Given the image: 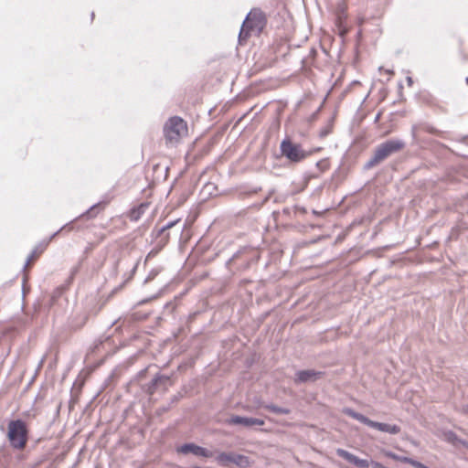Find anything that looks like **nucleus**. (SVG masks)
I'll use <instances>...</instances> for the list:
<instances>
[{"label":"nucleus","mask_w":468,"mask_h":468,"mask_svg":"<svg viewBox=\"0 0 468 468\" xmlns=\"http://www.w3.org/2000/svg\"><path fill=\"white\" fill-rule=\"evenodd\" d=\"M386 455L388 457L391 458L392 460L399 461V462H401L403 463H407L408 460H409L408 456L398 455V454H396V453H394L392 452H387Z\"/></svg>","instance_id":"nucleus-23"},{"label":"nucleus","mask_w":468,"mask_h":468,"mask_svg":"<svg viewBox=\"0 0 468 468\" xmlns=\"http://www.w3.org/2000/svg\"><path fill=\"white\" fill-rule=\"evenodd\" d=\"M423 133H428L431 134H434L440 137H443L444 132L436 129L431 124L428 122H420L417 124H413L411 127V136L415 142L422 141L421 134Z\"/></svg>","instance_id":"nucleus-11"},{"label":"nucleus","mask_w":468,"mask_h":468,"mask_svg":"<svg viewBox=\"0 0 468 468\" xmlns=\"http://www.w3.org/2000/svg\"><path fill=\"white\" fill-rule=\"evenodd\" d=\"M379 117H380V113H378V114H377V116H376V118H375V122H378V119H379Z\"/></svg>","instance_id":"nucleus-39"},{"label":"nucleus","mask_w":468,"mask_h":468,"mask_svg":"<svg viewBox=\"0 0 468 468\" xmlns=\"http://www.w3.org/2000/svg\"><path fill=\"white\" fill-rule=\"evenodd\" d=\"M343 413L370 428L376 429L383 432L396 435L399 434L401 431L400 427L397 424H388L372 420L367 416L363 415L362 413L356 412L351 408H344Z\"/></svg>","instance_id":"nucleus-7"},{"label":"nucleus","mask_w":468,"mask_h":468,"mask_svg":"<svg viewBox=\"0 0 468 468\" xmlns=\"http://www.w3.org/2000/svg\"><path fill=\"white\" fill-rule=\"evenodd\" d=\"M267 22V16L261 8H252L241 25L238 37L239 44H245L251 34L259 37L266 27Z\"/></svg>","instance_id":"nucleus-2"},{"label":"nucleus","mask_w":468,"mask_h":468,"mask_svg":"<svg viewBox=\"0 0 468 468\" xmlns=\"http://www.w3.org/2000/svg\"><path fill=\"white\" fill-rule=\"evenodd\" d=\"M465 82L468 85V77L465 78Z\"/></svg>","instance_id":"nucleus-42"},{"label":"nucleus","mask_w":468,"mask_h":468,"mask_svg":"<svg viewBox=\"0 0 468 468\" xmlns=\"http://www.w3.org/2000/svg\"><path fill=\"white\" fill-rule=\"evenodd\" d=\"M460 444L464 446V447H466V448H468V441H466L464 440L460 441Z\"/></svg>","instance_id":"nucleus-36"},{"label":"nucleus","mask_w":468,"mask_h":468,"mask_svg":"<svg viewBox=\"0 0 468 468\" xmlns=\"http://www.w3.org/2000/svg\"><path fill=\"white\" fill-rule=\"evenodd\" d=\"M269 198H270V195H269V196H267V197L264 198L263 203L267 202V201L269 200Z\"/></svg>","instance_id":"nucleus-40"},{"label":"nucleus","mask_w":468,"mask_h":468,"mask_svg":"<svg viewBox=\"0 0 468 468\" xmlns=\"http://www.w3.org/2000/svg\"><path fill=\"white\" fill-rule=\"evenodd\" d=\"M233 456H234L233 452H222L217 455L216 461L218 465H220L222 467H227V466H229V463H231L234 461Z\"/></svg>","instance_id":"nucleus-18"},{"label":"nucleus","mask_w":468,"mask_h":468,"mask_svg":"<svg viewBox=\"0 0 468 468\" xmlns=\"http://www.w3.org/2000/svg\"><path fill=\"white\" fill-rule=\"evenodd\" d=\"M62 293L63 289L61 287H58L52 292L49 299L50 306L57 303V301L62 296Z\"/></svg>","instance_id":"nucleus-21"},{"label":"nucleus","mask_w":468,"mask_h":468,"mask_svg":"<svg viewBox=\"0 0 468 468\" xmlns=\"http://www.w3.org/2000/svg\"><path fill=\"white\" fill-rule=\"evenodd\" d=\"M227 423L229 425H242L246 428H250L255 425L262 426L265 422L263 420L258 418L232 415L227 420Z\"/></svg>","instance_id":"nucleus-14"},{"label":"nucleus","mask_w":468,"mask_h":468,"mask_svg":"<svg viewBox=\"0 0 468 468\" xmlns=\"http://www.w3.org/2000/svg\"><path fill=\"white\" fill-rule=\"evenodd\" d=\"M404 147L405 142L398 138H391L378 144L372 156L364 164L363 169L366 171L372 169Z\"/></svg>","instance_id":"nucleus-3"},{"label":"nucleus","mask_w":468,"mask_h":468,"mask_svg":"<svg viewBox=\"0 0 468 468\" xmlns=\"http://www.w3.org/2000/svg\"><path fill=\"white\" fill-rule=\"evenodd\" d=\"M185 130L186 122L179 116L169 118L164 127L165 136L170 142L177 141Z\"/></svg>","instance_id":"nucleus-8"},{"label":"nucleus","mask_w":468,"mask_h":468,"mask_svg":"<svg viewBox=\"0 0 468 468\" xmlns=\"http://www.w3.org/2000/svg\"><path fill=\"white\" fill-rule=\"evenodd\" d=\"M157 274V271H152L149 275L147 276V278L145 279V282L151 281L152 279H154V277Z\"/></svg>","instance_id":"nucleus-32"},{"label":"nucleus","mask_w":468,"mask_h":468,"mask_svg":"<svg viewBox=\"0 0 468 468\" xmlns=\"http://www.w3.org/2000/svg\"><path fill=\"white\" fill-rule=\"evenodd\" d=\"M445 436L446 440L452 444H460V441H462V439H460L458 435L452 431H449L448 432H446Z\"/></svg>","instance_id":"nucleus-22"},{"label":"nucleus","mask_w":468,"mask_h":468,"mask_svg":"<svg viewBox=\"0 0 468 468\" xmlns=\"http://www.w3.org/2000/svg\"><path fill=\"white\" fill-rule=\"evenodd\" d=\"M312 213L315 216H321L323 214V212L321 211H316V210H313Z\"/></svg>","instance_id":"nucleus-37"},{"label":"nucleus","mask_w":468,"mask_h":468,"mask_svg":"<svg viewBox=\"0 0 468 468\" xmlns=\"http://www.w3.org/2000/svg\"><path fill=\"white\" fill-rule=\"evenodd\" d=\"M102 305L103 304H101L95 311L90 310L87 314L80 315L79 317H75L74 319H72L69 324V328L72 330L80 329L86 324L89 314H97L102 308Z\"/></svg>","instance_id":"nucleus-16"},{"label":"nucleus","mask_w":468,"mask_h":468,"mask_svg":"<svg viewBox=\"0 0 468 468\" xmlns=\"http://www.w3.org/2000/svg\"><path fill=\"white\" fill-rule=\"evenodd\" d=\"M307 213V209L301 206H294V218H300Z\"/></svg>","instance_id":"nucleus-26"},{"label":"nucleus","mask_w":468,"mask_h":468,"mask_svg":"<svg viewBox=\"0 0 468 468\" xmlns=\"http://www.w3.org/2000/svg\"><path fill=\"white\" fill-rule=\"evenodd\" d=\"M281 154L292 164H299L311 155L312 151L305 150L302 144L286 136L280 144Z\"/></svg>","instance_id":"nucleus-6"},{"label":"nucleus","mask_w":468,"mask_h":468,"mask_svg":"<svg viewBox=\"0 0 468 468\" xmlns=\"http://www.w3.org/2000/svg\"><path fill=\"white\" fill-rule=\"evenodd\" d=\"M169 381V376L156 374L151 381L142 386V389L148 395H154L159 388L160 381Z\"/></svg>","instance_id":"nucleus-15"},{"label":"nucleus","mask_w":468,"mask_h":468,"mask_svg":"<svg viewBox=\"0 0 468 468\" xmlns=\"http://www.w3.org/2000/svg\"><path fill=\"white\" fill-rule=\"evenodd\" d=\"M198 314H199V312H195V313L190 314L187 317L188 322L194 321L195 318L197 317V315H198Z\"/></svg>","instance_id":"nucleus-33"},{"label":"nucleus","mask_w":468,"mask_h":468,"mask_svg":"<svg viewBox=\"0 0 468 468\" xmlns=\"http://www.w3.org/2000/svg\"><path fill=\"white\" fill-rule=\"evenodd\" d=\"M94 17V12L91 13V19Z\"/></svg>","instance_id":"nucleus-43"},{"label":"nucleus","mask_w":468,"mask_h":468,"mask_svg":"<svg viewBox=\"0 0 468 468\" xmlns=\"http://www.w3.org/2000/svg\"><path fill=\"white\" fill-rule=\"evenodd\" d=\"M148 203H141L139 206L133 207L130 210L129 218L132 221H138L141 217L144 214L146 209L148 208Z\"/></svg>","instance_id":"nucleus-17"},{"label":"nucleus","mask_w":468,"mask_h":468,"mask_svg":"<svg viewBox=\"0 0 468 468\" xmlns=\"http://www.w3.org/2000/svg\"><path fill=\"white\" fill-rule=\"evenodd\" d=\"M234 461L231 463H234L239 467H246L249 465V459L247 456L242 454L234 453Z\"/></svg>","instance_id":"nucleus-20"},{"label":"nucleus","mask_w":468,"mask_h":468,"mask_svg":"<svg viewBox=\"0 0 468 468\" xmlns=\"http://www.w3.org/2000/svg\"><path fill=\"white\" fill-rule=\"evenodd\" d=\"M6 436L10 446L13 449L24 450L29 437V431L26 421L22 419L10 420L7 426Z\"/></svg>","instance_id":"nucleus-4"},{"label":"nucleus","mask_w":468,"mask_h":468,"mask_svg":"<svg viewBox=\"0 0 468 468\" xmlns=\"http://www.w3.org/2000/svg\"><path fill=\"white\" fill-rule=\"evenodd\" d=\"M152 242L154 244L153 250L149 255L156 254L161 251L169 242L170 233L168 231L159 234V229L154 228L151 232Z\"/></svg>","instance_id":"nucleus-13"},{"label":"nucleus","mask_w":468,"mask_h":468,"mask_svg":"<svg viewBox=\"0 0 468 468\" xmlns=\"http://www.w3.org/2000/svg\"><path fill=\"white\" fill-rule=\"evenodd\" d=\"M179 222H180V219L171 220V221L167 222L165 225H164L163 227H161L159 229V234L162 232L168 231L169 229L174 228L176 225H177Z\"/></svg>","instance_id":"nucleus-25"},{"label":"nucleus","mask_w":468,"mask_h":468,"mask_svg":"<svg viewBox=\"0 0 468 468\" xmlns=\"http://www.w3.org/2000/svg\"><path fill=\"white\" fill-rule=\"evenodd\" d=\"M172 383H171V379L169 378V381H160V384H159V388H164V389H166L168 386H170Z\"/></svg>","instance_id":"nucleus-30"},{"label":"nucleus","mask_w":468,"mask_h":468,"mask_svg":"<svg viewBox=\"0 0 468 468\" xmlns=\"http://www.w3.org/2000/svg\"><path fill=\"white\" fill-rule=\"evenodd\" d=\"M406 80L409 86H411L413 84V80L411 77H407Z\"/></svg>","instance_id":"nucleus-35"},{"label":"nucleus","mask_w":468,"mask_h":468,"mask_svg":"<svg viewBox=\"0 0 468 468\" xmlns=\"http://www.w3.org/2000/svg\"><path fill=\"white\" fill-rule=\"evenodd\" d=\"M324 375V372L314 369L298 370L294 375L293 381L295 384L314 383Z\"/></svg>","instance_id":"nucleus-12"},{"label":"nucleus","mask_w":468,"mask_h":468,"mask_svg":"<svg viewBox=\"0 0 468 468\" xmlns=\"http://www.w3.org/2000/svg\"><path fill=\"white\" fill-rule=\"evenodd\" d=\"M25 282H26V280L24 279V281H23V290H22L23 296H25V293H26Z\"/></svg>","instance_id":"nucleus-38"},{"label":"nucleus","mask_w":468,"mask_h":468,"mask_svg":"<svg viewBox=\"0 0 468 468\" xmlns=\"http://www.w3.org/2000/svg\"><path fill=\"white\" fill-rule=\"evenodd\" d=\"M336 455L340 458H343L349 463L356 466L357 468H374L375 463H379L377 461H368L367 459H361L357 457L356 455L349 452L348 451L345 449L338 448L336 450Z\"/></svg>","instance_id":"nucleus-9"},{"label":"nucleus","mask_w":468,"mask_h":468,"mask_svg":"<svg viewBox=\"0 0 468 468\" xmlns=\"http://www.w3.org/2000/svg\"><path fill=\"white\" fill-rule=\"evenodd\" d=\"M260 250L251 246H244L238 250L225 263L232 275L248 271L260 260Z\"/></svg>","instance_id":"nucleus-1"},{"label":"nucleus","mask_w":468,"mask_h":468,"mask_svg":"<svg viewBox=\"0 0 468 468\" xmlns=\"http://www.w3.org/2000/svg\"><path fill=\"white\" fill-rule=\"evenodd\" d=\"M282 214L289 218L294 217V206L292 207H284L282 209Z\"/></svg>","instance_id":"nucleus-27"},{"label":"nucleus","mask_w":468,"mask_h":468,"mask_svg":"<svg viewBox=\"0 0 468 468\" xmlns=\"http://www.w3.org/2000/svg\"><path fill=\"white\" fill-rule=\"evenodd\" d=\"M387 72L389 73V74H393L392 70H387Z\"/></svg>","instance_id":"nucleus-41"},{"label":"nucleus","mask_w":468,"mask_h":468,"mask_svg":"<svg viewBox=\"0 0 468 468\" xmlns=\"http://www.w3.org/2000/svg\"><path fill=\"white\" fill-rule=\"evenodd\" d=\"M102 205V202H98L96 204H93L91 207H90L85 212H83L81 215H80L79 217H77L74 220L65 224L63 227H61L58 231H56L55 233H53L51 235V237L49 238L48 241H47L46 243H40L38 246H37L33 250L32 252L28 255L27 259V261H26V264L24 266V269L27 268V266L28 265V263L35 260L39 254H41L47 245L48 244V242L54 238L56 237L59 232H61L62 230L64 229H69V230H71L73 229V223L74 221L78 220L79 218H86L87 219H90V218H93L97 216L98 214V211H97V208L100 207Z\"/></svg>","instance_id":"nucleus-5"},{"label":"nucleus","mask_w":468,"mask_h":468,"mask_svg":"<svg viewBox=\"0 0 468 468\" xmlns=\"http://www.w3.org/2000/svg\"><path fill=\"white\" fill-rule=\"evenodd\" d=\"M315 165L321 171H323V170H324L326 168V164H325V161H324V160H320V161L316 162Z\"/></svg>","instance_id":"nucleus-29"},{"label":"nucleus","mask_w":468,"mask_h":468,"mask_svg":"<svg viewBox=\"0 0 468 468\" xmlns=\"http://www.w3.org/2000/svg\"><path fill=\"white\" fill-rule=\"evenodd\" d=\"M181 398V395L180 394H177V395H175L171 398V401H170V405L172 406V404L174 403H176Z\"/></svg>","instance_id":"nucleus-31"},{"label":"nucleus","mask_w":468,"mask_h":468,"mask_svg":"<svg viewBox=\"0 0 468 468\" xmlns=\"http://www.w3.org/2000/svg\"><path fill=\"white\" fill-rule=\"evenodd\" d=\"M170 409H171V405L168 404L167 406H163L158 410L160 411V413H163V412L168 411Z\"/></svg>","instance_id":"nucleus-34"},{"label":"nucleus","mask_w":468,"mask_h":468,"mask_svg":"<svg viewBox=\"0 0 468 468\" xmlns=\"http://www.w3.org/2000/svg\"><path fill=\"white\" fill-rule=\"evenodd\" d=\"M136 270V266L133 267V269L132 270V272H131V275H133L134 273ZM132 276H130L125 282H123L122 284H120L119 286L115 287L112 292V294H114L116 293L118 291H120L122 286L124 285V283L131 278Z\"/></svg>","instance_id":"nucleus-28"},{"label":"nucleus","mask_w":468,"mask_h":468,"mask_svg":"<svg viewBox=\"0 0 468 468\" xmlns=\"http://www.w3.org/2000/svg\"><path fill=\"white\" fill-rule=\"evenodd\" d=\"M263 408L272 413L278 414V415H287L291 412V410L288 408L280 407L277 405H274L272 403L265 404L263 405Z\"/></svg>","instance_id":"nucleus-19"},{"label":"nucleus","mask_w":468,"mask_h":468,"mask_svg":"<svg viewBox=\"0 0 468 468\" xmlns=\"http://www.w3.org/2000/svg\"><path fill=\"white\" fill-rule=\"evenodd\" d=\"M332 122H333V120H330V121H329V122H328V124H327V125H325L324 127H323V128L320 130V132H319V136H320L321 138H324V137H326L328 134H330V133H331V132H332Z\"/></svg>","instance_id":"nucleus-24"},{"label":"nucleus","mask_w":468,"mask_h":468,"mask_svg":"<svg viewBox=\"0 0 468 468\" xmlns=\"http://www.w3.org/2000/svg\"><path fill=\"white\" fill-rule=\"evenodd\" d=\"M177 452L184 455L193 454L195 456L203 458H209L213 456V452L211 451L194 442L183 443L177 448Z\"/></svg>","instance_id":"nucleus-10"}]
</instances>
